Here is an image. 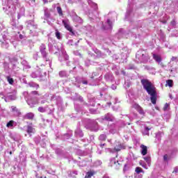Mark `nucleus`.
<instances>
[{"instance_id":"f3484780","label":"nucleus","mask_w":178,"mask_h":178,"mask_svg":"<svg viewBox=\"0 0 178 178\" xmlns=\"http://www.w3.org/2000/svg\"><path fill=\"white\" fill-rule=\"evenodd\" d=\"M56 37L58 40H60V32L58 31V30L56 31Z\"/></svg>"},{"instance_id":"ddd939ff","label":"nucleus","mask_w":178,"mask_h":178,"mask_svg":"<svg viewBox=\"0 0 178 178\" xmlns=\"http://www.w3.org/2000/svg\"><path fill=\"white\" fill-rule=\"evenodd\" d=\"M57 12H58L59 16H63V11H62V8L57 7Z\"/></svg>"},{"instance_id":"2f4dec72","label":"nucleus","mask_w":178,"mask_h":178,"mask_svg":"<svg viewBox=\"0 0 178 178\" xmlns=\"http://www.w3.org/2000/svg\"><path fill=\"white\" fill-rule=\"evenodd\" d=\"M105 145V143H104V144H100V147H101V148H104V146Z\"/></svg>"},{"instance_id":"4468645a","label":"nucleus","mask_w":178,"mask_h":178,"mask_svg":"<svg viewBox=\"0 0 178 178\" xmlns=\"http://www.w3.org/2000/svg\"><path fill=\"white\" fill-rule=\"evenodd\" d=\"M38 112H40L41 113H44V112H45V108L42 107V106H40L38 108Z\"/></svg>"},{"instance_id":"a211bd4d","label":"nucleus","mask_w":178,"mask_h":178,"mask_svg":"<svg viewBox=\"0 0 178 178\" xmlns=\"http://www.w3.org/2000/svg\"><path fill=\"white\" fill-rule=\"evenodd\" d=\"M99 140H102V141H105L106 140V135H100Z\"/></svg>"},{"instance_id":"dca6fc26","label":"nucleus","mask_w":178,"mask_h":178,"mask_svg":"<svg viewBox=\"0 0 178 178\" xmlns=\"http://www.w3.org/2000/svg\"><path fill=\"white\" fill-rule=\"evenodd\" d=\"M135 172H136L138 174L141 173V172H143V168H140V167H137L135 170Z\"/></svg>"},{"instance_id":"4be33fe9","label":"nucleus","mask_w":178,"mask_h":178,"mask_svg":"<svg viewBox=\"0 0 178 178\" xmlns=\"http://www.w3.org/2000/svg\"><path fill=\"white\" fill-rule=\"evenodd\" d=\"M120 147H114V150H115V152H119V151H120Z\"/></svg>"},{"instance_id":"b1692460","label":"nucleus","mask_w":178,"mask_h":178,"mask_svg":"<svg viewBox=\"0 0 178 178\" xmlns=\"http://www.w3.org/2000/svg\"><path fill=\"white\" fill-rule=\"evenodd\" d=\"M172 173H178V168L177 167L174 168Z\"/></svg>"},{"instance_id":"412c9836","label":"nucleus","mask_w":178,"mask_h":178,"mask_svg":"<svg viewBox=\"0 0 178 178\" xmlns=\"http://www.w3.org/2000/svg\"><path fill=\"white\" fill-rule=\"evenodd\" d=\"M107 24H108L110 29H112V22H111V19H107Z\"/></svg>"},{"instance_id":"f257e3e1","label":"nucleus","mask_w":178,"mask_h":178,"mask_svg":"<svg viewBox=\"0 0 178 178\" xmlns=\"http://www.w3.org/2000/svg\"><path fill=\"white\" fill-rule=\"evenodd\" d=\"M144 90H145L150 97V100L153 105H156V99H158V93L156 88L148 79H141L140 81Z\"/></svg>"},{"instance_id":"c85d7f7f","label":"nucleus","mask_w":178,"mask_h":178,"mask_svg":"<svg viewBox=\"0 0 178 178\" xmlns=\"http://www.w3.org/2000/svg\"><path fill=\"white\" fill-rule=\"evenodd\" d=\"M145 130L146 131H149V130H151V128L148 127H145Z\"/></svg>"},{"instance_id":"72a5a7b5","label":"nucleus","mask_w":178,"mask_h":178,"mask_svg":"<svg viewBox=\"0 0 178 178\" xmlns=\"http://www.w3.org/2000/svg\"><path fill=\"white\" fill-rule=\"evenodd\" d=\"M41 52H42V54H44L45 55V52L44 51H41Z\"/></svg>"},{"instance_id":"9d476101","label":"nucleus","mask_w":178,"mask_h":178,"mask_svg":"<svg viewBox=\"0 0 178 178\" xmlns=\"http://www.w3.org/2000/svg\"><path fill=\"white\" fill-rule=\"evenodd\" d=\"M6 79L7 81H8L9 84H10L11 86L13 84V83H15L13 78H10V76H7Z\"/></svg>"},{"instance_id":"7c9ffc66","label":"nucleus","mask_w":178,"mask_h":178,"mask_svg":"<svg viewBox=\"0 0 178 178\" xmlns=\"http://www.w3.org/2000/svg\"><path fill=\"white\" fill-rule=\"evenodd\" d=\"M161 23H163V24H166V23H168L167 21H161Z\"/></svg>"},{"instance_id":"9b49d317","label":"nucleus","mask_w":178,"mask_h":178,"mask_svg":"<svg viewBox=\"0 0 178 178\" xmlns=\"http://www.w3.org/2000/svg\"><path fill=\"white\" fill-rule=\"evenodd\" d=\"M166 83H167L168 87H170V88L173 87V80L168 79L166 81Z\"/></svg>"},{"instance_id":"c9c22d12","label":"nucleus","mask_w":178,"mask_h":178,"mask_svg":"<svg viewBox=\"0 0 178 178\" xmlns=\"http://www.w3.org/2000/svg\"><path fill=\"white\" fill-rule=\"evenodd\" d=\"M10 154L12 155V152H10Z\"/></svg>"},{"instance_id":"20e7f679","label":"nucleus","mask_w":178,"mask_h":178,"mask_svg":"<svg viewBox=\"0 0 178 178\" xmlns=\"http://www.w3.org/2000/svg\"><path fill=\"white\" fill-rule=\"evenodd\" d=\"M24 119H27L28 120H34V113H27L24 116Z\"/></svg>"},{"instance_id":"c756f323","label":"nucleus","mask_w":178,"mask_h":178,"mask_svg":"<svg viewBox=\"0 0 178 178\" xmlns=\"http://www.w3.org/2000/svg\"><path fill=\"white\" fill-rule=\"evenodd\" d=\"M83 84H88V82L87 81H83Z\"/></svg>"},{"instance_id":"0eeeda50","label":"nucleus","mask_w":178,"mask_h":178,"mask_svg":"<svg viewBox=\"0 0 178 178\" xmlns=\"http://www.w3.org/2000/svg\"><path fill=\"white\" fill-rule=\"evenodd\" d=\"M95 175V172H94V171H88V172H86L85 178H91Z\"/></svg>"},{"instance_id":"6ab92c4d","label":"nucleus","mask_w":178,"mask_h":178,"mask_svg":"<svg viewBox=\"0 0 178 178\" xmlns=\"http://www.w3.org/2000/svg\"><path fill=\"white\" fill-rule=\"evenodd\" d=\"M31 94H32V95H40V94L38 93V91L37 90L32 91Z\"/></svg>"},{"instance_id":"aec40b11","label":"nucleus","mask_w":178,"mask_h":178,"mask_svg":"<svg viewBox=\"0 0 178 178\" xmlns=\"http://www.w3.org/2000/svg\"><path fill=\"white\" fill-rule=\"evenodd\" d=\"M168 108H169V104L166 103L165 105H164V107L163 108V111H167L168 110Z\"/></svg>"},{"instance_id":"f03ea898","label":"nucleus","mask_w":178,"mask_h":178,"mask_svg":"<svg viewBox=\"0 0 178 178\" xmlns=\"http://www.w3.org/2000/svg\"><path fill=\"white\" fill-rule=\"evenodd\" d=\"M62 22L65 29L70 31V33H72V35H74V31H73V29L72 28V26H70V25L67 24V22H66L65 19H63Z\"/></svg>"},{"instance_id":"a878e982","label":"nucleus","mask_w":178,"mask_h":178,"mask_svg":"<svg viewBox=\"0 0 178 178\" xmlns=\"http://www.w3.org/2000/svg\"><path fill=\"white\" fill-rule=\"evenodd\" d=\"M170 24H172V26H176V21H175V20H172L171 22H170Z\"/></svg>"},{"instance_id":"423d86ee","label":"nucleus","mask_w":178,"mask_h":178,"mask_svg":"<svg viewBox=\"0 0 178 178\" xmlns=\"http://www.w3.org/2000/svg\"><path fill=\"white\" fill-rule=\"evenodd\" d=\"M153 59H154L156 62H158V63H161V62H162V58H161V56H158L155 54H153Z\"/></svg>"},{"instance_id":"393cba45","label":"nucleus","mask_w":178,"mask_h":178,"mask_svg":"<svg viewBox=\"0 0 178 178\" xmlns=\"http://www.w3.org/2000/svg\"><path fill=\"white\" fill-rule=\"evenodd\" d=\"M163 161H168V154H165L163 156Z\"/></svg>"},{"instance_id":"6e6552de","label":"nucleus","mask_w":178,"mask_h":178,"mask_svg":"<svg viewBox=\"0 0 178 178\" xmlns=\"http://www.w3.org/2000/svg\"><path fill=\"white\" fill-rule=\"evenodd\" d=\"M26 132L28 134H29V136H31V133H34V128H33L31 126H28Z\"/></svg>"},{"instance_id":"2eb2a0df","label":"nucleus","mask_w":178,"mask_h":178,"mask_svg":"<svg viewBox=\"0 0 178 178\" xmlns=\"http://www.w3.org/2000/svg\"><path fill=\"white\" fill-rule=\"evenodd\" d=\"M13 123H14V121H13V120L9 121V122L7 123L6 127H13Z\"/></svg>"},{"instance_id":"7ed1b4c3","label":"nucleus","mask_w":178,"mask_h":178,"mask_svg":"<svg viewBox=\"0 0 178 178\" xmlns=\"http://www.w3.org/2000/svg\"><path fill=\"white\" fill-rule=\"evenodd\" d=\"M134 108L137 111V112H138L140 115H142V116H145V112H144V109L143 107L138 105V104H135L134 105Z\"/></svg>"},{"instance_id":"1a4fd4ad","label":"nucleus","mask_w":178,"mask_h":178,"mask_svg":"<svg viewBox=\"0 0 178 178\" xmlns=\"http://www.w3.org/2000/svg\"><path fill=\"white\" fill-rule=\"evenodd\" d=\"M143 159L145 161V162L147 163V165H151V157L149 156H146L144 157Z\"/></svg>"},{"instance_id":"5701e85b","label":"nucleus","mask_w":178,"mask_h":178,"mask_svg":"<svg viewBox=\"0 0 178 178\" xmlns=\"http://www.w3.org/2000/svg\"><path fill=\"white\" fill-rule=\"evenodd\" d=\"M171 60H172V62H175V61L177 60V57L172 56L171 58Z\"/></svg>"},{"instance_id":"cd10ccee","label":"nucleus","mask_w":178,"mask_h":178,"mask_svg":"<svg viewBox=\"0 0 178 178\" xmlns=\"http://www.w3.org/2000/svg\"><path fill=\"white\" fill-rule=\"evenodd\" d=\"M160 64V65L161 66V67H165V64L163 63H159Z\"/></svg>"},{"instance_id":"f704fd0d","label":"nucleus","mask_w":178,"mask_h":178,"mask_svg":"<svg viewBox=\"0 0 178 178\" xmlns=\"http://www.w3.org/2000/svg\"><path fill=\"white\" fill-rule=\"evenodd\" d=\"M38 88H40V85H38Z\"/></svg>"},{"instance_id":"f8f14e48","label":"nucleus","mask_w":178,"mask_h":178,"mask_svg":"<svg viewBox=\"0 0 178 178\" xmlns=\"http://www.w3.org/2000/svg\"><path fill=\"white\" fill-rule=\"evenodd\" d=\"M11 109H12V112H16L17 113H20V111H19V109H17V107L15 106H12Z\"/></svg>"},{"instance_id":"39448f33","label":"nucleus","mask_w":178,"mask_h":178,"mask_svg":"<svg viewBox=\"0 0 178 178\" xmlns=\"http://www.w3.org/2000/svg\"><path fill=\"white\" fill-rule=\"evenodd\" d=\"M140 148L142 149V151H141L142 155H143V156L147 155V154L148 153V148L147 147V146H145L144 145H141Z\"/></svg>"},{"instance_id":"bb28decb","label":"nucleus","mask_w":178,"mask_h":178,"mask_svg":"<svg viewBox=\"0 0 178 178\" xmlns=\"http://www.w3.org/2000/svg\"><path fill=\"white\" fill-rule=\"evenodd\" d=\"M123 170L124 172H126V170H127V164H124Z\"/></svg>"},{"instance_id":"473e14b6","label":"nucleus","mask_w":178,"mask_h":178,"mask_svg":"<svg viewBox=\"0 0 178 178\" xmlns=\"http://www.w3.org/2000/svg\"><path fill=\"white\" fill-rule=\"evenodd\" d=\"M41 104H45V102L44 101H42Z\"/></svg>"}]
</instances>
